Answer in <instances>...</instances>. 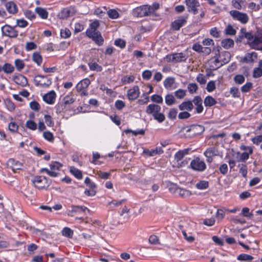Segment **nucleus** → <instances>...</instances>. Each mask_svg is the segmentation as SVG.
Here are the masks:
<instances>
[{
	"label": "nucleus",
	"instance_id": "nucleus-51",
	"mask_svg": "<svg viewBox=\"0 0 262 262\" xmlns=\"http://www.w3.org/2000/svg\"><path fill=\"white\" fill-rule=\"evenodd\" d=\"M45 123L48 126L52 127L54 126V123L52 117L49 115H45L44 116Z\"/></svg>",
	"mask_w": 262,
	"mask_h": 262
},
{
	"label": "nucleus",
	"instance_id": "nucleus-43",
	"mask_svg": "<svg viewBox=\"0 0 262 262\" xmlns=\"http://www.w3.org/2000/svg\"><path fill=\"white\" fill-rule=\"evenodd\" d=\"M175 101L176 99L172 94H168L165 96V103L167 105H172Z\"/></svg>",
	"mask_w": 262,
	"mask_h": 262
},
{
	"label": "nucleus",
	"instance_id": "nucleus-30",
	"mask_svg": "<svg viewBox=\"0 0 262 262\" xmlns=\"http://www.w3.org/2000/svg\"><path fill=\"white\" fill-rule=\"evenodd\" d=\"M215 58V60L213 62H211L210 65V69L211 70H216L224 65L223 63L221 62V60L219 59V57Z\"/></svg>",
	"mask_w": 262,
	"mask_h": 262
},
{
	"label": "nucleus",
	"instance_id": "nucleus-10",
	"mask_svg": "<svg viewBox=\"0 0 262 262\" xmlns=\"http://www.w3.org/2000/svg\"><path fill=\"white\" fill-rule=\"evenodd\" d=\"M187 17L180 16L177 19L173 21L171 24V28L175 31H178L186 24Z\"/></svg>",
	"mask_w": 262,
	"mask_h": 262
},
{
	"label": "nucleus",
	"instance_id": "nucleus-3",
	"mask_svg": "<svg viewBox=\"0 0 262 262\" xmlns=\"http://www.w3.org/2000/svg\"><path fill=\"white\" fill-rule=\"evenodd\" d=\"M260 44L262 45V30L258 32L257 35L254 36L253 40L248 42V45L251 48L256 50L260 51L262 49Z\"/></svg>",
	"mask_w": 262,
	"mask_h": 262
},
{
	"label": "nucleus",
	"instance_id": "nucleus-24",
	"mask_svg": "<svg viewBox=\"0 0 262 262\" xmlns=\"http://www.w3.org/2000/svg\"><path fill=\"white\" fill-rule=\"evenodd\" d=\"M8 164L10 165V167L14 172H15L16 170L20 169L23 166L20 162L13 159H9Z\"/></svg>",
	"mask_w": 262,
	"mask_h": 262
},
{
	"label": "nucleus",
	"instance_id": "nucleus-57",
	"mask_svg": "<svg viewBox=\"0 0 262 262\" xmlns=\"http://www.w3.org/2000/svg\"><path fill=\"white\" fill-rule=\"evenodd\" d=\"M9 129L12 133H16L18 129V126L15 122H11L8 125Z\"/></svg>",
	"mask_w": 262,
	"mask_h": 262
},
{
	"label": "nucleus",
	"instance_id": "nucleus-12",
	"mask_svg": "<svg viewBox=\"0 0 262 262\" xmlns=\"http://www.w3.org/2000/svg\"><path fill=\"white\" fill-rule=\"evenodd\" d=\"M192 103L195 105L196 112L201 114L203 112L204 107L202 105L203 100L200 96H195L191 101Z\"/></svg>",
	"mask_w": 262,
	"mask_h": 262
},
{
	"label": "nucleus",
	"instance_id": "nucleus-46",
	"mask_svg": "<svg viewBox=\"0 0 262 262\" xmlns=\"http://www.w3.org/2000/svg\"><path fill=\"white\" fill-rule=\"evenodd\" d=\"M208 187V182L206 181H201L196 184V187L199 189H206Z\"/></svg>",
	"mask_w": 262,
	"mask_h": 262
},
{
	"label": "nucleus",
	"instance_id": "nucleus-31",
	"mask_svg": "<svg viewBox=\"0 0 262 262\" xmlns=\"http://www.w3.org/2000/svg\"><path fill=\"white\" fill-rule=\"evenodd\" d=\"M70 171L77 179L80 180L82 178V173L81 171L75 167H70Z\"/></svg>",
	"mask_w": 262,
	"mask_h": 262
},
{
	"label": "nucleus",
	"instance_id": "nucleus-62",
	"mask_svg": "<svg viewBox=\"0 0 262 262\" xmlns=\"http://www.w3.org/2000/svg\"><path fill=\"white\" fill-rule=\"evenodd\" d=\"M154 118L157 120L159 123L163 122L165 119V117L163 113L158 112L157 114H155L153 117Z\"/></svg>",
	"mask_w": 262,
	"mask_h": 262
},
{
	"label": "nucleus",
	"instance_id": "nucleus-11",
	"mask_svg": "<svg viewBox=\"0 0 262 262\" xmlns=\"http://www.w3.org/2000/svg\"><path fill=\"white\" fill-rule=\"evenodd\" d=\"M139 88L137 85L134 86L132 89L127 91V96L128 99L130 101L136 100L139 96Z\"/></svg>",
	"mask_w": 262,
	"mask_h": 262
},
{
	"label": "nucleus",
	"instance_id": "nucleus-16",
	"mask_svg": "<svg viewBox=\"0 0 262 262\" xmlns=\"http://www.w3.org/2000/svg\"><path fill=\"white\" fill-rule=\"evenodd\" d=\"M257 57V53L255 52L247 53L245 54L244 58L242 59L241 61L245 63H252L254 62L255 59H256Z\"/></svg>",
	"mask_w": 262,
	"mask_h": 262
},
{
	"label": "nucleus",
	"instance_id": "nucleus-22",
	"mask_svg": "<svg viewBox=\"0 0 262 262\" xmlns=\"http://www.w3.org/2000/svg\"><path fill=\"white\" fill-rule=\"evenodd\" d=\"M5 7L8 12L12 14H16L18 12L16 5L13 2H9L5 4Z\"/></svg>",
	"mask_w": 262,
	"mask_h": 262
},
{
	"label": "nucleus",
	"instance_id": "nucleus-52",
	"mask_svg": "<svg viewBox=\"0 0 262 262\" xmlns=\"http://www.w3.org/2000/svg\"><path fill=\"white\" fill-rule=\"evenodd\" d=\"M108 17L112 19H116L119 17V13L115 9H110L107 11Z\"/></svg>",
	"mask_w": 262,
	"mask_h": 262
},
{
	"label": "nucleus",
	"instance_id": "nucleus-9",
	"mask_svg": "<svg viewBox=\"0 0 262 262\" xmlns=\"http://www.w3.org/2000/svg\"><path fill=\"white\" fill-rule=\"evenodd\" d=\"M188 11L192 12L193 14L198 13L197 7L200 6V3L198 0H185Z\"/></svg>",
	"mask_w": 262,
	"mask_h": 262
},
{
	"label": "nucleus",
	"instance_id": "nucleus-19",
	"mask_svg": "<svg viewBox=\"0 0 262 262\" xmlns=\"http://www.w3.org/2000/svg\"><path fill=\"white\" fill-rule=\"evenodd\" d=\"M205 130V128L201 125H192L186 130V132H192L193 135H197L202 133Z\"/></svg>",
	"mask_w": 262,
	"mask_h": 262
},
{
	"label": "nucleus",
	"instance_id": "nucleus-39",
	"mask_svg": "<svg viewBox=\"0 0 262 262\" xmlns=\"http://www.w3.org/2000/svg\"><path fill=\"white\" fill-rule=\"evenodd\" d=\"M88 64L91 71L100 72L102 70V67L96 62H89Z\"/></svg>",
	"mask_w": 262,
	"mask_h": 262
},
{
	"label": "nucleus",
	"instance_id": "nucleus-33",
	"mask_svg": "<svg viewBox=\"0 0 262 262\" xmlns=\"http://www.w3.org/2000/svg\"><path fill=\"white\" fill-rule=\"evenodd\" d=\"M241 32L244 34V38L247 39L249 41L253 40L254 36L251 32H247L246 29L245 28H242Z\"/></svg>",
	"mask_w": 262,
	"mask_h": 262
},
{
	"label": "nucleus",
	"instance_id": "nucleus-64",
	"mask_svg": "<svg viewBox=\"0 0 262 262\" xmlns=\"http://www.w3.org/2000/svg\"><path fill=\"white\" fill-rule=\"evenodd\" d=\"M142 78L146 80H149L152 76V72L150 70H145L142 72Z\"/></svg>",
	"mask_w": 262,
	"mask_h": 262
},
{
	"label": "nucleus",
	"instance_id": "nucleus-36",
	"mask_svg": "<svg viewBox=\"0 0 262 262\" xmlns=\"http://www.w3.org/2000/svg\"><path fill=\"white\" fill-rule=\"evenodd\" d=\"M32 59L38 66H40L42 61V57L38 52H35L33 54Z\"/></svg>",
	"mask_w": 262,
	"mask_h": 262
},
{
	"label": "nucleus",
	"instance_id": "nucleus-20",
	"mask_svg": "<svg viewBox=\"0 0 262 262\" xmlns=\"http://www.w3.org/2000/svg\"><path fill=\"white\" fill-rule=\"evenodd\" d=\"M193 107V104L190 100L184 101L179 105V108L181 111L186 110L187 111H191Z\"/></svg>",
	"mask_w": 262,
	"mask_h": 262
},
{
	"label": "nucleus",
	"instance_id": "nucleus-14",
	"mask_svg": "<svg viewBox=\"0 0 262 262\" xmlns=\"http://www.w3.org/2000/svg\"><path fill=\"white\" fill-rule=\"evenodd\" d=\"M161 110V107L160 105L154 103L150 104L148 105L146 109V113L147 114L152 115L154 117L155 114H157L158 112H160Z\"/></svg>",
	"mask_w": 262,
	"mask_h": 262
},
{
	"label": "nucleus",
	"instance_id": "nucleus-28",
	"mask_svg": "<svg viewBox=\"0 0 262 262\" xmlns=\"http://www.w3.org/2000/svg\"><path fill=\"white\" fill-rule=\"evenodd\" d=\"M234 45V42L233 40L230 38H226L223 39L221 41L222 46L226 49L233 47Z\"/></svg>",
	"mask_w": 262,
	"mask_h": 262
},
{
	"label": "nucleus",
	"instance_id": "nucleus-41",
	"mask_svg": "<svg viewBox=\"0 0 262 262\" xmlns=\"http://www.w3.org/2000/svg\"><path fill=\"white\" fill-rule=\"evenodd\" d=\"M5 104L7 108L10 112L13 111L15 108L14 103L10 99H6Z\"/></svg>",
	"mask_w": 262,
	"mask_h": 262
},
{
	"label": "nucleus",
	"instance_id": "nucleus-58",
	"mask_svg": "<svg viewBox=\"0 0 262 262\" xmlns=\"http://www.w3.org/2000/svg\"><path fill=\"white\" fill-rule=\"evenodd\" d=\"M240 166L239 172L244 178H246L247 174V166L245 164H242Z\"/></svg>",
	"mask_w": 262,
	"mask_h": 262
},
{
	"label": "nucleus",
	"instance_id": "nucleus-44",
	"mask_svg": "<svg viewBox=\"0 0 262 262\" xmlns=\"http://www.w3.org/2000/svg\"><path fill=\"white\" fill-rule=\"evenodd\" d=\"M233 80L236 84H242L245 82V78L243 75L238 74L234 77Z\"/></svg>",
	"mask_w": 262,
	"mask_h": 262
},
{
	"label": "nucleus",
	"instance_id": "nucleus-7",
	"mask_svg": "<svg viewBox=\"0 0 262 262\" xmlns=\"http://www.w3.org/2000/svg\"><path fill=\"white\" fill-rule=\"evenodd\" d=\"M190 167L194 170L203 171L206 169V165L203 161L201 160L199 158H196L191 161Z\"/></svg>",
	"mask_w": 262,
	"mask_h": 262
},
{
	"label": "nucleus",
	"instance_id": "nucleus-15",
	"mask_svg": "<svg viewBox=\"0 0 262 262\" xmlns=\"http://www.w3.org/2000/svg\"><path fill=\"white\" fill-rule=\"evenodd\" d=\"M86 211L90 212V210L85 206H72V210H69L68 212V215L74 216V213L76 212H85Z\"/></svg>",
	"mask_w": 262,
	"mask_h": 262
},
{
	"label": "nucleus",
	"instance_id": "nucleus-45",
	"mask_svg": "<svg viewBox=\"0 0 262 262\" xmlns=\"http://www.w3.org/2000/svg\"><path fill=\"white\" fill-rule=\"evenodd\" d=\"M26 126L27 128L32 130H35L37 129V124L33 120H28L26 123Z\"/></svg>",
	"mask_w": 262,
	"mask_h": 262
},
{
	"label": "nucleus",
	"instance_id": "nucleus-38",
	"mask_svg": "<svg viewBox=\"0 0 262 262\" xmlns=\"http://www.w3.org/2000/svg\"><path fill=\"white\" fill-rule=\"evenodd\" d=\"M14 64L17 71H20L25 67V63L24 61L20 59H16L14 61Z\"/></svg>",
	"mask_w": 262,
	"mask_h": 262
},
{
	"label": "nucleus",
	"instance_id": "nucleus-53",
	"mask_svg": "<svg viewBox=\"0 0 262 262\" xmlns=\"http://www.w3.org/2000/svg\"><path fill=\"white\" fill-rule=\"evenodd\" d=\"M236 30L231 25H228L225 29V33L229 35H234L236 34Z\"/></svg>",
	"mask_w": 262,
	"mask_h": 262
},
{
	"label": "nucleus",
	"instance_id": "nucleus-26",
	"mask_svg": "<svg viewBox=\"0 0 262 262\" xmlns=\"http://www.w3.org/2000/svg\"><path fill=\"white\" fill-rule=\"evenodd\" d=\"M219 58H220L221 62H222L223 64H225L230 60L231 54L228 51L222 52Z\"/></svg>",
	"mask_w": 262,
	"mask_h": 262
},
{
	"label": "nucleus",
	"instance_id": "nucleus-35",
	"mask_svg": "<svg viewBox=\"0 0 262 262\" xmlns=\"http://www.w3.org/2000/svg\"><path fill=\"white\" fill-rule=\"evenodd\" d=\"M135 79L134 75H125L121 78V82L123 84H126L133 82Z\"/></svg>",
	"mask_w": 262,
	"mask_h": 262
},
{
	"label": "nucleus",
	"instance_id": "nucleus-49",
	"mask_svg": "<svg viewBox=\"0 0 262 262\" xmlns=\"http://www.w3.org/2000/svg\"><path fill=\"white\" fill-rule=\"evenodd\" d=\"M253 77L258 78L262 76V69L260 68H255L253 71Z\"/></svg>",
	"mask_w": 262,
	"mask_h": 262
},
{
	"label": "nucleus",
	"instance_id": "nucleus-32",
	"mask_svg": "<svg viewBox=\"0 0 262 262\" xmlns=\"http://www.w3.org/2000/svg\"><path fill=\"white\" fill-rule=\"evenodd\" d=\"M3 71L6 74H11L14 71V67L9 63H6L3 66Z\"/></svg>",
	"mask_w": 262,
	"mask_h": 262
},
{
	"label": "nucleus",
	"instance_id": "nucleus-42",
	"mask_svg": "<svg viewBox=\"0 0 262 262\" xmlns=\"http://www.w3.org/2000/svg\"><path fill=\"white\" fill-rule=\"evenodd\" d=\"M43 137L45 140L50 142H53L54 140L53 134L49 131H46L43 132Z\"/></svg>",
	"mask_w": 262,
	"mask_h": 262
},
{
	"label": "nucleus",
	"instance_id": "nucleus-48",
	"mask_svg": "<svg viewBox=\"0 0 262 262\" xmlns=\"http://www.w3.org/2000/svg\"><path fill=\"white\" fill-rule=\"evenodd\" d=\"M187 88L189 92L192 94L196 92L198 89V86L195 83H190L188 84Z\"/></svg>",
	"mask_w": 262,
	"mask_h": 262
},
{
	"label": "nucleus",
	"instance_id": "nucleus-5",
	"mask_svg": "<svg viewBox=\"0 0 262 262\" xmlns=\"http://www.w3.org/2000/svg\"><path fill=\"white\" fill-rule=\"evenodd\" d=\"M230 15L234 19L239 21L242 24H246L249 20V17L245 13L241 12L237 10H231Z\"/></svg>",
	"mask_w": 262,
	"mask_h": 262
},
{
	"label": "nucleus",
	"instance_id": "nucleus-40",
	"mask_svg": "<svg viewBox=\"0 0 262 262\" xmlns=\"http://www.w3.org/2000/svg\"><path fill=\"white\" fill-rule=\"evenodd\" d=\"M253 258H254L252 256L246 254H239L237 257V259L239 260L248 261H251Z\"/></svg>",
	"mask_w": 262,
	"mask_h": 262
},
{
	"label": "nucleus",
	"instance_id": "nucleus-60",
	"mask_svg": "<svg viewBox=\"0 0 262 262\" xmlns=\"http://www.w3.org/2000/svg\"><path fill=\"white\" fill-rule=\"evenodd\" d=\"M215 82L211 80L207 84L206 90L208 92H211L215 89Z\"/></svg>",
	"mask_w": 262,
	"mask_h": 262
},
{
	"label": "nucleus",
	"instance_id": "nucleus-4",
	"mask_svg": "<svg viewBox=\"0 0 262 262\" xmlns=\"http://www.w3.org/2000/svg\"><path fill=\"white\" fill-rule=\"evenodd\" d=\"M34 186L38 189H43L49 186L47 179L43 176H36L32 180Z\"/></svg>",
	"mask_w": 262,
	"mask_h": 262
},
{
	"label": "nucleus",
	"instance_id": "nucleus-61",
	"mask_svg": "<svg viewBox=\"0 0 262 262\" xmlns=\"http://www.w3.org/2000/svg\"><path fill=\"white\" fill-rule=\"evenodd\" d=\"M230 93L234 98H238L240 96L238 89L236 87H232L230 89Z\"/></svg>",
	"mask_w": 262,
	"mask_h": 262
},
{
	"label": "nucleus",
	"instance_id": "nucleus-63",
	"mask_svg": "<svg viewBox=\"0 0 262 262\" xmlns=\"http://www.w3.org/2000/svg\"><path fill=\"white\" fill-rule=\"evenodd\" d=\"M114 45L117 47H119L121 49H123L125 48L126 42L124 40L118 38L115 41Z\"/></svg>",
	"mask_w": 262,
	"mask_h": 262
},
{
	"label": "nucleus",
	"instance_id": "nucleus-55",
	"mask_svg": "<svg viewBox=\"0 0 262 262\" xmlns=\"http://www.w3.org/2000/svg\"><path fill=\"white\" fill-rule=\"evenodd\" d=\"M151 100L156 103H162L163 102V98L161 96L157 94H154L151 96Z\"/></svg>",
	"mask_w": 262,
	"mask_h": 262
},
{
	"label": "nucleus",
	"instance_id": "nucleus-21",
	"mask_svg": "<svg viewBox=\"0 0 262 262\" xmlns=\"http://www.w3.org/2000/svg\"><path fill=\"white\" fill-rule=\"evenodd\" d=\"M173 188L175 190L174 192L182 197L186 198L191 195L190 191L188 190L178 187L177 186H174Z\"/></svg>",
	"mask_w": 262,
	"mask_h": 262
},
{
	"label": "nucleus",
	"instance_id": "nucleus-8",
	"mask_svg": "<svg viewBox=\"0 0 262 262\" xmlns=\"http://www.w3.org/2000/svg\"><path fill=\"white\" fill-rule=\"evenodd\" d=\"M204 155L206 157L207 162L210 163L213 161V157L219 155V151L215 147H210L205 151Z\"/></svg>",
	"mask_w": 262,
	"mask_h": 262
},
{
	"label": "nucleus",
	"instance_id": "nucleus-17",
	"mask_svg": "<svg viewBox=\"0 0 262 262\" xmlns=\"http://www.w3.org/2000/svg\"><path fill=\"white\" fill-rule=\"evenodd\" d=\"M56 98V94L54 91H52L45 94L43 96V100L48 104H52L54 103Z\"/></svg>",
	"mask_w": 262,
	"mask_h": 262
},
{
	"label": "nucleus",
	"instance_id": "nucleus-34",
	"mask_svg": "<svg viewBox=\"0 0 262 262\" xmlns=\"http://www.w3.org/2000/svg\"><path fill=\"white\" fill-rule=\"evenodd\" d=\"M174 78L171 77H167L163 82L165 88L167 89L171 88L174 84Z\"/></svg>",
	"mask_w": 262,
	"mask_h": 262
},
{
	"label": "nucleus",
	"instance_id": "nucleus-50",
	"mask_svg": "<svg viewBox=\"0 0 262 262\" xmlns=\"http://www.w3.org/2000/svg\"><path fill=\"white\" fill-rule=\"evenodd\" d=\"M186 90L179 89L174 92V95L178 99H183L186 96Z\"/></svg>",
	"mask_w": 262,
	"mask_h": 262
},
{
	"label": "nucleus",
	"instance_id": "nucleus-54",
	"mask_svg": "<svg viewBox=\"0 0 262 262\" xmlns=\"http://www.w3.org/2000/svg\"><path fill=\"white\" fill-rule=\"evenodd\" d=\"M178 114V110L177 108H172L170 110L168 114V117L171 120H174L176 118Z\"/></svg>",
	"mask_w": 262,
	"mask_h": 262
},
{
	"label": "nucleus",
	"instance_id": "nucleus-29",
	"mask_svg": "<svg viewBox=\"0 0 262 262\" xmlns=\"http://www.w3.org/2000/svg\"><path fill=\"white\" fill-rule=\"evenodd\" d=\"M216 103L215 99L211 96H206L204 100V103L206 107H211Z\"/></svg>",
	"mask_w": 262,
	"mask_h": 262
},
{
	"label": "nucleus",
	"instance_id": "nucleus-18",
	"mask_svg": "<svg viewBox=\"0 0 262 262\" xmlns=\"http://www.w3.org/2000/svg\"><path fill=\"white\" fill-rule=\"evenodd\" d=\"M13 80L15 83L23 87L26 86L28 84L27 78L21 74L15 76Z\"/></svg>",
	"mask_w": 262,
	"mask_h": 262
},
{
	"label": "nucleus",
	"instance_id": "nucleus-27",
	"mask_svg": "<svg viewBox=\"0 0 262 262\" xmlns=\"http://www.w3.org/2000/svg\"><path fill=\"white\" fill-rule=\"evenodd\" d=\"M187 58L186 54L181 52L174 53V62H181L185 61Z\"/></svg>",
	"mask_w": 262,
	"mask_h": 262
},
{
	"label": "nucleus",
	"instance_id": "nucleus-37",
	"mask_svg": "<svg viewBox=\"0 0 262 262\" xmlns=\"http://www.w3.org/2000/svg\"><path fill=\"white\" fill-rule=\"evenodd\" d=\"M86 34L89 37L92 39H93V38H98L99 37V35H101L100 32L96 30H87Z\"/></svg>",
	"mask_w": 262,
	"mask_h": 262
},
{
	"label": "nucleus",
	"instance_id": "nucleus-56",
	"mask_svg": "<svg viewBox=\"0 0 262 262\" xmlns=\"http://www.w3.org/2000/svg\"><path fill=\"white\" fill-rule=\"evenodd\" d=\"M196 80L201 85H204L206 83V77L203 74H199L196 77Z\"/></svg>",
	"mask_w": 262,
	"mask_h": 262
},
{
	"label": "nucleus",
	"instance_id": "nucleus-1",
	"mask_svg": "<svg viewBox=\"0 0 262 262\" xmlns=\"http://www.w3.org/2000/svg\"><path fill=\"white\" fill-rule=\"evenodd\" d=\"M35 84L42 88L49 87L52 83L51 79L42 75H37L34 78Z\"/></svg>",
	"mask_w": 262,
	"mask_h": 262
},
{
	"label": "nucleus",
	"instance_id": "nucleus-59",
	"mask_svg": "<svg viewBox=\"0 0 262 262\" xmlns=\"http://www.w3.org/2000/svg\"><path fill=\"white\" fill-rule=\"evenodd\" d=\"M210 34L214 37L219 38L220 37L221 32L218 30V29L216 27H214L210 29Z\"/></svg>",
	"mask_w": 262,
	"mask_h": 262
},
{
	"label": "nucleus",
	"instance_id": "nucleus-13",
	"mask_svg": "<svg viewBox=\"0 0 262 262\" xmlns=\"http://www.w3.org/2000/svg\"><path fill=\"white\" fill-rule=\"evenodd\" d=\"M66 97H63L62 101L59 102L56 105V112L59 115L64 117L66 114Z\"/></svg>",
	"mask_w": 262,
	"mask_h": 262
},
{
	"label": "nucleus",
	"instance_id": "nucleus-47",
	"mask_svg": "<svg viewBox=\"0 0 262 262\" xmlns=\"http://www.w3.org/2000/svg\"><path fill=\"white\" fill-rule=\"evenodd\" d=\"M253 86V83L251 82H247L241 87V91L243 93H247L250 91Z\"/></svg>",
	"mask_w": 262,
	"mask_h": 262
},
{
	"label": "nucleus",
	"instance_id": "nucleus-25",
	"mask_svg": "<svg viewBox=\"0 0 262 262\" xmlns=\"http://www.w3.org/2000/svg\"><path fill=\"white\" fill-rule=\"evenodd\" d=\"M35 12L43 19H46L48 17L49 13L45 8L40 7H36L35 8Z\"/></svg>",
	"mask_w": 262,
	"mask_h": 262
},
{
	"label": "nucleus",
	"instance_id": "nucleus-2",
	"mask_svg": "<svg viewBox=\"0 0 262 262\" xmlns=\"http://www.w3.org/2000/svg\"><path fill=\"white\" fill-rule=\"evenodd\" d=\"M150 10V8H148V5H143L134 9L132 14L134 16L142 17L149 16Z\"/></svg>",
	"mask_w": 262,
	"mask_h": 262
},
{
	"label": "nucleus",
	"instance_id": "nucleus-23",
	"mask_svg": "<svg viewBox=\"0 0 262 262\" xmlns=\"http://www.w3.org/2000/svg\"><path fill=\"white\" fill-rule=\"evenodd\" d=\"M91 82L88 78H85L80 81L76 85L77 91H82L86 89L90 85Z\"/></svg>",
	"mask_w": 262,
	"mask_h": 262
},
{
	"label": "nucleus",
	"instance_id": "nucleus-6",
	"mask_svg": "<svg viewBox=\"0 0 262 262\" xmlns=\"http://www.w3.org/2000/svg\"><path fill=\"white\" fill-rule=\"evenodd\" d=\"M2 32L3 35L11 38H15L18 36V31L9 25H6L2 28Z\"/></svg>",
	"mask_w": 262,
	"mask_h": 262
}]
</instances>
